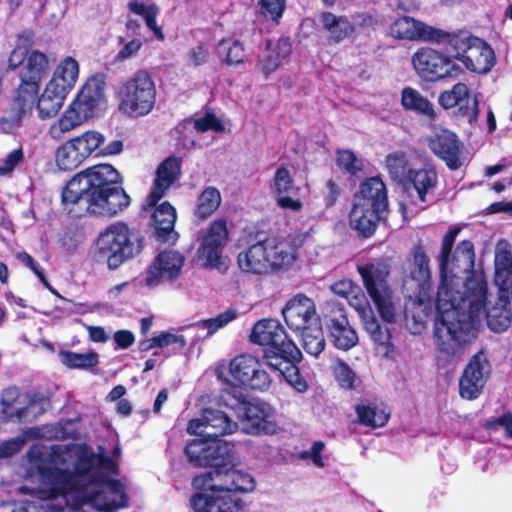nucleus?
I'll list each match as a JSON object with an SVG mask.
<instances>
[{"label": "nucleus", "instance_id": "obj_56", "mask_svg": "<svg viewBox=\"0 0 512 512\" xmlns=\"http://www.w3.org/2000/svg\"><path fill=\"white\" fill-rule=\"evenodd\" d=\"M453 261L460 263L463 262L467 268H472L475 261V250L472 241H460L453 254Z\"/></svg>", "mask_w": 512, "mask_h": 512}, {"label": "nucleus", "instance_id": "obj_49", "mask_svg": "<svg viewBox=\"0 0 512 512\" xmlns=\"http://www.w3.org/2000/svg\"><path fill=\"white\" fill-rule=\"evenodd\" d=\"M361 321L364 330L377 345L388 347L391 344L390 330L379 323L374 312L361 319Z\"/></svg>", "mask_w": 512, "mask_h": 512}, {"label": "nucleus", "instance_id": "obj_6", "mask_svg": "<svg viewBox=\"0 0 512 512\" xmlns=\"http://www.w3.org/2000/svg\"><path fill=\"white\" fill-rule=\"evenodd\" d=\"M389 201L386 184L379 176L366 178L353 195L348 214L350 228L362 239L371 238L381 222L386 221Z\"/></svg>", "mask_w": 512, "mask_h": 512}, {"label": "nucleus", "instance_id": "obj_26", "mask_svg": "<svg viewBox=\"0 0 512 512\" xmlns=\"http://www.w3.org/2000/svg\"><path fill=\"white\" fill-rule=\"evenodd\" d=\"M285 323L293 331H301L320 322L316 316L314 302L305 295H297L287 302L282 309Z\"/></svg>", "mask_w": 512, "mask_h": 512}, {"label": "nucleus", "instance_id": "obj_54", "mask_svg": "<svg viewBox=\"0 0 512 512\" xmlns=\"http://www.w3.org/2000/svg\"><path fill=\"white\" fill-rule=\"evenodd\" d=\"M342 194V188L338 179L329 178L320 190V198L325 209H330L336 205Z\"/></svg>", "mask_w": 512, "mask_h": 512}, {"label": "nucleus", "instance_id": "obj_20", "mask_svg": "<svg viewBox=\"0 0 512 512\" xmlns=\"http://www.w3.org/2000/svg\"><path fill=\"white\" fill-rule=\"evenodd\" d=\"M324 323L328 338L333 346L342 351H348L358 344L356 330L350 325L344 308L339 304L330 306L324 314Z\"/></svg>", "mask_w": 512, "mask_h": 512}, {"label": "nucleus", "instance_id": "obj_43", "mask_svg": "<svg viewBox=\"0 0 512 512\" xmlns=\"http://www.w3.org/2000/svg\"><path fill=\"white\" fill-rule=\"evenodd\" d=\"M221 200L216 187H206L197 197L194 216L201 221L208 219L219 208Z\"/></svg>", "mask_w": 512, "mask_h": 512}, {"label": "nucleus", "instance_id": "obj_18", "mask_svg": "<svg viewBox=\"0 0 512 512\" xmlns=\"http://www.w3.org/2000/svg\"><path fill=\"white\" fill-rule=\"evenodd\" d=\"M229 241L227 220L219 218L212 221L201 238L197 250L199 259L204 260L207 268H217L223 265V251Z\"/></svg>", "mask_w": 512, "mask_h": 512}, {"label": "nucleus", "instance_id": "obj_34", "mask_svg": "<svg viewBox=\"0 0 512 512\" xmlns=\"http://www.w3.org/2000/svg\"><path fill=\"white\" fill-rule=\"evenodd\" d=\"M435 31L436 34L433 36L431 44H443L448 56L458 61H461L466 50L474 44L473 40L479 38L467 30L449 32L436 27Z\"/></svg>", "mask_w": 512, "mask_h": 512}, {"label": "nucleus", "instance_id": "obj_58", "mask_svg": "<svg viewBox=\"0 0 512 512\" xmlns=\"http://www.w3.org/2000/svg\"><path fill=\"white\" fill-rule=\"evenodd\" d=\"M266 49V53L258 60V67L268 77L277 70L282 60L271 50V40L266 41Z\"/></svg>", "mask_w": 512, "mask_h": 512}, {"label": "nucleus", "instance_id": "obj_50", "mask_svg": "<svg viewBox=\"0 0 512 512\" xmlns=\"http://www.w3.org/2000/svg\"><path fill=\"white\" fill-rule=\"evenodd\" d=\"M286 4L287 0H258V14L277 25L285 12Z\"/></svg>", "mask_w": 512, "mask_h": 512}, {"label": "nucleus", "instance_id": "obj_44", "mask_svg": "<svg viewBox=\"0 0 512 512\" xmlns=\"http://www.w3.org/2000/svg\"><path fill=\"white\" fill-rule=\"evenodd\" d=\"M127 7L131 13L141 16L144 19L147 28L154 33L158 40H164V33L161 27L157 25V16L160 13V8L155 3L146 5L135 1L129 2Z\"/></svg>", "mask_w": 512, "mask_h": 512}, {"label": "nucleus", "instance_id": "obj_11", "mask_svg": "<svg viewBox=\"0 0 512 512\" xmlns=\"http://www.w3.org/2000/svg\"><path fill=\"white\" fill-rule=\"evenodd\" d=\"M385 162L391 178L398 181L408 196L415 193L420 203H427L434 195L439 178L433 165L413 168L403 152L388 154Z\"/></svg>", "mask_w": 512, "mask_h": 512}, {"label": "nucleus", "instance_id": "obj_36", "mask_svg": "<svg viewBox=\"0 0 512 512\" xmlns=\"http://www.w3.org/2000/svg\"><path fill=\"white\" fill-rule=\"evenodd\" d=\"M407 260L410 262V277L416 286L429 285L431 278L430 260L426 248L421 241L415 243L409 251Z\"/></svg>", "mask_w": 512, "mask_h": 512}, {"label": "nucleus", "instance_id": "obj_17", "mask_svg": "<svg viewBox=\"0 0 512 512\" xmlns=\"http://www.w3.org/2000/svg\"><path fill=\"white\" fill-rule=\"evenodd\" d=\"M417 75L426 82H437L456 74L458 67L444 53L430 47L419 48L412 56Z\"/></svg>", "mask_w": 512, "mask_h": 512}, {"label": "nucleus", "instance_id": "obj_3", "mask_svg": "<svg viewBox=\"0 0 512 512\" xmlns=\"http://www.w3.org/2000/svg\"><path fill=\"white\" fill-rule=\"evenodd\" d=\"M249 338L253 344L265 347L263 358L266 364L279 372L290 386L299 393L308 390V383L299 369L302 352L278 320L268 318L257 321Z\"/></svg>", "mask_w": 512, "mask_h": 512}, {"label": "nucleus", "instance_id": "obj_53", "mask_svg": "<svg viewBox=\"0 0 512 512\" xmlns=\"http://www.w3.org/2000/svg\"><path fill=\"white\" fill-rule=\"evenodd\" d=\"M236 316L237 312L235 309H228L222 313H219L216 317L199 321L197 326L207 329L208 335H212L217 330L223 328L229 322L233 321Z\"/></svg>", "mask_w": 512, "mask_h": 512}, {"label": "nucleus", "instance_id": "obj_21", "mask_svg": "<svg viewBox=\"0 0 512 512\" xmlns=\"http://www.w3.org/2000/svg\"><path fill=\"white\" fill-rule=\"evenodd\" d=\"M38 473L41 483L46 487L44 490L47 499H57L70 493L77 496L83 495V485L75 482V475L68 469L56 466H39Z\"/></svg>", "mask_w": 512, "mask_h": 512}, {"label": "nucleus", "instance_id": "obj_12", "mask_svg": "<svg viewBox=\"0 0 512 512\" xmlns=\"http://www.w3.org/2000/svg\"><path fill=\"white\" fill-rule=\"evenodd\" d=\"M118 109L132 118L150 114L156 105L157 89L151 73L146 69L136 70L122 81L116 91Z\"/></svg>", "mask_w": 512, "mask_h": 512}, {"label": "nucleus", "instance_id": "obj_29", "mask_svg": "<svg viewBox=\"0 0 512 512\" xmlns=\"http://www.w3.org/2000/svg\"><path fill=\"white\" fill-rule=\"evenodd\" d=\"M436 27L411 16L403 15L394 20L390 34L397 40L432 43Z\"/></svg>", "mask_w": 512, "mask_h": 512}, {"label": "nucleus", "instance_id": "obj_33", "mask_svg": "<svg viewBox=\"0 0 512 512\" xmlns=\"http://www.w3.org/2000/svg\"><path fill=\"white\" fill-rule=\"evenodd\" d=\"M473 42L460 62L471 72L487 74L496 63L495 53L485 40L478 38Z\"/></svg>", "mask_w": 512, "mask_h": 512}, {"label": "nucleus", "instance_id": "obj_19", "mask_svg": "<svg viewBox=\"0 0 512 512\" xmlns=\"http://www.w3.org/2000/svg\"><path fill=\"white\" fill-rule=\"evenodd\" d=\"M238 427V423L223 411L206 408L201 418L191 419L188 422L187 431L191 435L221 439L222 436L236 432Z\"/></svg>", "mask_w": 512, "mask_h": 512}, {"label": "nucleus", "instance_id": "obj_55", "mask_svg": "<svg viewBox=\"0 0 512 512\" xmlns=\"http://www.w3.org/2000/svg\"><path fill=\"white\" fill-rule=\"evenodd\" d=\"M346 300L348 304L356 310L360 319L371 315L373 312L366 295L359 286L354 287V290H350L349 295L346 296Z\"/></svg>", "mask_w": 512, "mask_h": 512}, {"label": "nucleus", "instance_id": "obj_28", "mask_svg": "<svg viewBox=\"0 0 512 512\" xmlns=\"http://www.w3.org/2000/svg\"><path fill=\"white\" fill-rule=\"evenodd\" d=\"M273 194L276 204L281 209H288L291 211H300L303 203L299 198H294L300 188L295 185L294 179L290 170L285 165H280L273 177Z\"/></svg>", "mask_w": 512, "mask_h": 512}, {"label": "nucleus", "instance_id": "obj_37", "mask_svg": "<svg viewBox=\"0 0 512 512\" xmlns=\"http://www.w3.org/2000/svg\"><path fill=\"white\" fill-rule=\"evenodd\" d=\"M460 231H461V227L453 226V227L449 228V230L444 234L443 239H442L441 250L438 255L441 284L438 287L437 293L441 290L443 292V298H449L450 294H451L446 285L447 271H448V267H449V263H450L452 249H453L456 237L458 236Z\"/></svg>", "mask_w": 512, "mask_h": 512}, {"label": "nucleus", "instance_id": "obj_9", "mask_svg": "<svg viewBox=\"0 0 512 512\" xmlns=\"http://www.w3.org/2000/svg\"><path fill=\"white\" fill-rule=\"evenodd\" d=\"M234 448L232 443L219 438L201 437L191 440L184 449L188 461L195 467L212 468L195 476L193 487L199 490L213 488L211 482L221 476L223 469L232 463Z\"/></svg>", "mask_w": 512, "mask_h": 512}, {"label": "nucleus", "instance_id": "obj_47", "mask_svg": "<svg viewBox=\"0 0 512 512\" xmlns=\"http://www.w3.org/2000/svg\"><path fill=\"white\" fill-rule=\"evenodd\" d=\"M357 422L361 425L378 428L383 427L389 421L390 415L375 405L357 404L355 406Z\"/></svg>", "mask_w": 512, "mask_h": 512}, {"label": "nucleus", "instance_id": "obj_23", "mask_svg": "<svg viewBox=\"0 0 512 512\" xmlns=\"http://www.w3.org/2000/svg\"><path fill=\"white\" fill-rule=\"evenodd\" d=\"M182 159L171 155L156 168L155 179L149 194L142 204L143 210L154 207L181 175Z\"/></svg>", "mask_w": 512, "mask_h": 512}, {"label": "nucleus", "instance_id": "obj_41", "mask_svg": "<svg viewBox=\"0 0 512 512\" xmlns=\"http://www.w3.org/2000/svg\"><path fill=\"white\" fill-rule=\"evenodd\" d=\"M79 149L73 138L60 145L55 152L57 167L63 171H72L80 166L86 158Z\"/></svg>", "mask_w": 512, "mask_h": 512}, {"label": "nucleus", "instance_id": "obj_1", "mask_svg": "<svg viewBox=\"0 0 512 512\" xmlns=\"http://www.w3.org/2000/svg\"><path fill=\"white\" fill-rule=\"evenodd\" d=\"M435 310V343L447 355H455L462 344L475 337L482 316L496 333L506 331L512 322L511 296L498 295L491 303L488 301V284L483 278L467 287L465 297L457 305L451 296L443 298L440 290Z\"/></svg>", "mask_w": 512, "mask_h": 512}, {"label": "nucleus", "instance_id": "obj_45", "mask_svg": "<svg viewBox=\"0 0 512 512\" xmlns=\"http://www.w3.org/2000/svg\"><path fill=\"white\" fill-rule=\"evenodd\" d=\"M302 346L306 353L318 357L326 346L324 332L320 322L301 330Z\"/></svg>", "mask_w": 512, "mask_h": 512}, {"label": "nucleus", "instance_id": "obj_62", "mask_svg": "<svg viewBox=\"0 0 512 512\" xmlns=\"http://www.w3.org/2000/svg\"><path fill=\"white\" fill-rule=\"evenodd\" d=\"M30 51L23 46H15L8 57V69L15 70L24 65L29 57Z\"/></svg>", "mask_w": 512, "mask_h": 512}, {"label": "nucleus", "instance_id": "obj_4", "mask_svg": "<svg viewBox=\"0 0 512 512\" xmlns=\"http://www.w3.org/2000/svg\"><path fill=\"white\" fill-rule=\"evenodd\" d=\"M300 235H269L250 244L237 255L239 269L247 274L266 275L288 270L303 245Z\"/></svg>", "mask_w": 512, "mask_h": 512}, {"label": "nucleus", "instance_id": "obj_5", "mask_svg": "<svg viewBox=\"0 0 512 512\" xmlns=\"http://www.w3.org/2000/svg\"><path fill=\"white\" fill-rule=\"evenodd\" d=\"M254 478L247 472L235 469L231 463L221 476L211 482L210 493H196L190 503L194 512H243L245 503L236 492L247 493L255 488Z\"/></svg>", "mask_w": 512, "mask_h": 512}, {"label": "nucleus", "instance_id": "obj_63", "mask_svg": "<svg viewBox=\"0 0 512 512\" xmlns=\"http://www.w3.org/2000/svg\"><path fill=\"white\" fill-rule=\"evenodd\" d=\"M499 427H503L509 438L512 439V413L507 412L500 417L489 420L486 423V428L489 430H497Z\"/></svg>", "mask_w": 512, "mask_h": 512}, {"label": "nucleus", "instance_id": "obj_52", "mask_svg": "<svg viewBox=\"0 0 512 512\" xmlns=\"http://www.w3.org/2000/svg\"><path fill=\"white\" fill-rule=\"evenodd\" d=\"M333 374L341 388L355 389L357 376L352 368L343 360L338 359L333 367Z\"/></svg>", "mask_w": 512, "mask_h": 512}, {"label": "nucleus", "instance_id": "obj_60", "mask_svg": "<svg viewBox=\"0 0 512 512\" xmlns=\"http://www.w3.org/2000/svg\"><path fill=\"white\" fill-rule=\"evenodd\" d=\"M24 153L21 148L11 151L6 158L0 162V175L11 173L19 163L23 161Z\"/></svg>", "mask_w": 512, "mask_h": 512}, {"label": "nucleus", "instance_id": "obj_27", "mask_svg": "<svg viewBox=\"0 0 512 512\" xmlns=\"http://www.w3.org/2000/svg\"><path fill=\"white\" fill-rule=\"evenodd\" d=\"M428 146L450 170L455 171L461 167L462 144L454 132L441 129L429 139Z\"/></svg>", "mask_w": 512, "mask_h": 512}, {"label": "nucleus", "instance_id": "obj_15", "mask_svg": "<svg viewBox=\"0 0 512 512\" xmlns=\"http://www.w3.org/2000/svg\"><path fill=\"white\" fill-rule=\"evenodd\" d=\"M1 413L5 421L21 422L32 415L36 417L52 408L50 397L40 392L21 393L18 388L4 390Z\"/></svg>", "mask_w": 512, "mask_h": 512}, {"label": "nucleus", "instance_id": "obj_30", "mask_svg": "<svg viewBox=\"0 0 512 512\" xmlns=\"http://www.w3.org/2000/svg\"><path fill=\"white\" fill-rule=\"evenodd\" d=\"M485 359L480 353L473 355L459 379V393L462 398L474 400L479 397L485 385Z\"/></svg>", "mask_w": 512, "mask_h": 512}, {"label": "nucleus", "instance_id": "obj_32", "mask_svg": "<svg viewBox=\"0 0 512 512\" xmlns=\"http://www.w3.org/2000/svg\"><path fill=\"white\" fill-rule=\"evenodd\" d=\"M94 458L95 454L93 453L88 456L82 455L78 457L74 465V471H72V474L75 475V482L83 485V495L77 497L80 505H97L99 498L103 494L101 490L88 491L90 485L99 481V476L96 475H91L87 478V475L94 466Z\"/></svg>", "mask_w": 512, "mask_h": 512}, {"label": "nucleus", "instance_id": "obj_25", "mask_svg": "<svg viewBox=\"0 0 512 512\" xmlns=\"http://www.w3.org/2000/svg\"><path fill=\"white\" fill-rule=\"evenodd\" d=\"M417 293L409 296L405 303L404 316L407 323L412 322L413 334L420 333L433 314V304L430 299V286H415Z\"/></svg>", "mask_w": 512, "mask_h": 512}, {"label": "nucleus", "instance_id": "obj_24", "mask_svg": "<svg viewBox=\"0 0 512 512\" xmlns=\"http://www.w3.org/2000/svg\"><path fill=\"white\" fill-rule=\"evenodd\" d=\"M184 262V256L176 250L161 251L147 269L146 284L157 286L164 280H176L180 276Z\"/></svg>", "mask_w": 512, "mask_h": 512}, {"label": "nucleus", "instance_id": "obj_2", "mask_svg": "<svg viewBox=\"0 0 512 512\" xmlns=\"http://www.w3.org/2000/svg\"><path fill=\"white\" fill-rule=\"evenodd\" d=\"M62 204L79 215L112 218L123 212L131 198L123 187V177L111 164L90 166L75 174L62 188Z\"/></svg>", "mask_w": 512, "mask_h": 512}, {"label": "nucleus", "instance_id": "obj_61", "mask_svg": "<svg viewBox=\"0 0 512 512\" xmlns=\"http://www.w3.org/2000/svg\"><path fill=\"white\" fill-rule=\"evenodd\" d=\"M156 342L157 346L160 348L177 345L179 349H183L186 346V340L183 335L173 334L170 332H162L157 335Z\"/></svg>", "mask_w": 512, "mask_h": 512}, {"label": "nucleus", "instance_id": "obj_7", "mask_svg": "<svg viewBox=\"0 0 512 512\" xmlns=\"http://www.w3.org/2000/svg\"><path fill=\"white\" fill-rule=\"evenodd\" d=\"M219 399L223 405L237 414L245 434L272 436L283 430L275 408L266 401L249 400L241 390L235 387L222 388Z\"/></svg>", "mask_w": 512, "mask_h": 512}, {"label": "nucleus", "instance_id": "obj_38", "mask_svg": "<svg viewBox=\"0 0 512 512\" xmlns=\"http://www.w3.org/2000/svg\"><path fill=\"white\" fill-rule=\"evenodd\" d=\"M78 74V62L73 57L67 56L57 65L48 83L69 93L76 84Z\"/></svg>", "mask_w": 512, "mask_h": 512}, {"label": "nucleus", "instance_id": "obj_8", "mask_svg": "<svg viewBox=\"0 0 512 512\" xmlns=\"http://www.w3.org/2000/svg\"><path fill=\"white\" fill-rule=\"evenodd\" d=\"M145 246L144 236L124 221H115L100 231L95 241V258L111 271L138 257Z\"/></svg>", "mask_w": 512, "mask_h": 512}, {"label": "nucleus", "instance_id": "obj_22", "mask_svg": "<svg viewBox=\"0 0 512 512\" xmlns=\"http://www.w3.org/2000/svg\"><path fill=\"white\" fill-rule=\"evenodd\" d=\"M444 109L457 107V113L466 118L470 125L477 122L480 113L477 95H472L469 87L462 82L452 86L450 90L443 91L438 98Z\"/></svg>", "mask_w": 512, "mask_h": 512}, {"label": "nucleus", "instance_id": "obj_31", "mask_svg": "<svg viewBox=\"0 0 512 512\" xmlns=\"http://www.w3.org/2000/svg\"><path fill=\"white\" fill-rule=\"evenodd\" d=\"M153 208L150 225L154 229V238L160 243L175 242L178 238V233L174 229L177 219L176 209L168 201L158 206L156 204Z\"/></svg>", "mask_w": 512, "mask_h": 512}, {"label": "nucleus", "instance_id": "obj_59", "mask_svg": "<svg viewBox=\"0 0 512 512\" xmlns=\"http://www.w3.org/2000/svg\"><path fill=\"white\" fill-rule=\"evenodd\" d=\"M494 282L498 287V295L510 296L512 287V270L495 269Z\"/></svg>", "mask_w": 512, "mask_h": 512}, {"label": "nucleus", "instance_id": "obj_39", "mask_svg": "<svg viewBox=\"0 0 512 512\" xmlns=\"http://www.w3.org/2000/svg\"><path fill=\"white\" fill-rule=\"evenodd\" d=\"M68 93L47 83L44 92L38 98L37 110L42 119L55 116L62 108Z\"/></svg>", "mask_w": 512, "mask_h": 512}, {"label": "nucleus", "instance_id": "obj_51", "mask_svg": "<svg viewBox=\"0 0 512 512\" xmlns=\"http://www.w3.org/2000/svg\"><path fill=\"white\" fill-rule=\"evenodd\" d=\"M73 139L86 159L96 150L99 152L101 146L105 142V136L94 130L86 131L82 135L74 137Z\"/></svg>", "mask_w": 512, "mask_h": 512}, {"label": "nucleus", "instance_id": "obj_46", "mask_svg": "<svg viewBox=\"0 0 512 512\" xmlns=\"http://www.w3.org/2000/svg\"><path fill=\"white\" fill-rule=\"evenodd\" d=\"M220 50V63L225 66H237L246 61V51L244 44L240 40H233L229 43L226 39H221L218 44Z\"/></svg>", "mask_w": 512, "mask_h": 512}, {"label": "nucleus", "instance_id": "obj_14", "mask_svg": "<svg viewBox=\"0 0 512 512\" xmlns=\"http://www.w3.org/2000/svg\"><path fill=\"white\" fill-rule=\"evenodd\" d=\"M229 378H223L229 387L240 390L241 387L266 392L272 385V379L259 358L242 353L233 357L228 365Z\"/></svg>", "mask_w": 512, "mask_h": 512}, {"label": "nucleus", "instance_id": "obj_48", "mask_svg": "<svg viewBox=\"0 0 512 512\" xmlns=\"http://www.w3.org/2000/svg\"><path fill=\"white\" fill-rule=\"evenodd\" d=\"M335 164L340 171L349 175V179L358 177L364 171L363 160L349 149H338L336 151Z\"/></svg>", "mask_w": 512, "mask_h": 512}, {"label": "nucleus", "instance_id": "obj_42", "mask_svg": "<svg viewBox=\"0 0 512 512\" xmlns=\"http://www.w3.org/2000/svg\"><path fill=\"white\" fill-rule=\"evenodd\" d=\"M58 358L69 369L93 370L99 364V354L93 349L87 353L60 350Z\"/></svg>", "mask_w": 512, "mask_h": 512}, {"label": "nucleus", "instance_id": "obj_40", "mask_svg": "<svg viewBox=\"0 0 512 512\" xmlns=\"http://www.w3.org/2000/svg\"><path fill=\"white\" fill-rule=\"evenodd\" d=\"M401 105L406 111H412L430 119H434L436 116L433 104L418 90L410 86L404 87L401 91Z\"/></svg>", "mask_w": 512, "mask_h": 512}, {"label": "nucleus", "instance_id": "obj_35", "mask_svg": "<svg viewBox=\"0 0 512 512\" xmlns=\"http://www.w3.org/2000/svg\"><path fill=\"white\" fill-rule=\"evenodd\" d=\"M322 28L328 33L330 43L339 44L355 34V25L346 15L322 11L318 15Z\"/></svg>", "mask_w": 512, "mask_h": 512}, {"label": "nucleus", "instance_id": "obj_64", "mask_svg": "<svg viewBox=\"0 0 512 512\" xmlns=\"http://www.w3.org/2000/svg\"><path fill=\"white\" fill-rule=\"evenodd\" d=\"M114 349H128L135 342V336L130 330H117L113 335Z\"/></svg>", "mask_w": 512, "mask_h": 512}, {"label": "nucleus", "instance_id": "obj_10", "mask_svg": "<svg viewBox=\"0 0 512 512\" xmlns=\"http://www.w3.org/2000/svg\"><path fill=\"white\" fill-rule=\"evenodd\" d=\"M105 88L104 75L89 77L61 117L50 126L51 138L60 140L65 133L92 118L100 103L105 99Z\"/></svg>", "mask_w": 512, "mask_h": 512}, {"label": "nucleus", "instance_id": "obj_16", "mask_svg": "<svg viewBox=\"0 0 512 512\" xmlns=\"http://www.w3.org/2000/svg\"><path fill=\"white\" fill-rule=\"evenodd\" d=\"M50 72V60L48 56L38 50H30L29 57L23 65L19 78L20 84L17 88L16 101L19 110L24 111L30 107L40 90V84Z\"/></svg>", "mask_w": 512, "mask_h": 512}, {"label": "nucleus", "instance_id": "obj_13", "mask_svg": "<svg viewBox=\"0 0 512 512\" xmlns=\"http://www.w3.org/2000/svg\"><path fill=\"white\" fill-rule=\"evenodd\" d=\"M357 271L381 319L386 323H395V306L387 283V277L390 274L389 265L383 260L376 261L358 265Z\"/></svg>", "mask_w": 512, "mask_h": 512}, {"label": "nucleus", "instance_id": "obj_57", "mask_svg": "<svg viewBox=\"0 0 512 512\" xmlns=\"http://www.w3.org/2000/svg\"><path fill=\"white\" fill-rule=\"evenodd\" d=\"M194 129L198 132H223L225 126L213 112H206L203 117L194 120Z\"/></svg>", "mask_w": 512, "mask_h": 512}]
</instances>
